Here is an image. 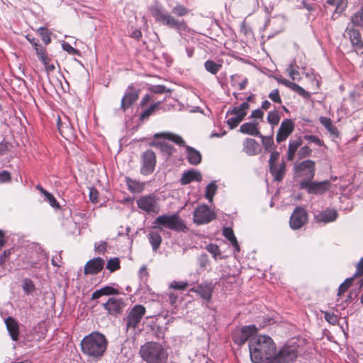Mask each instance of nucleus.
Masks as SVG:
<instances>
[{"label": "nucleus", "mask_w": 363, "mask_h": 363, "mask_svg": "<svg viewBox=\"0 0 363 363\" xmlns=\"http://www.w3.org/2000/svg\"><path fill=\"white\" fill-rule=\"evenodd\" d=\"M326 3L336 6L335 11L332 14V19L335 20L342 13L347 7L348 1L347 0H326Z\"/></svg>", "instance_id": "28"}, {"label": "nucleus", "mask_w": 363, "mask_h": 363, "mask_svg": "<svg viewBox=\"0 0 363 363\" xmlns=\"http://www.w3.org/2000/svg\"><path fill=\"white\" fill-rule=\"evenodd\" d=\"M206 249L213 255L214 259L220 258V250L217 245L211 243L206 245Z\"/></svg>", "instance_id": "46"}, {"label": "nucleus", "mask_w": 363, "mask_h": 363, "mask_svg": "<svg viewBox=\"0 0 363 363\" xmlns=\"http://www.w3.org/2000/svg\"><path fill=\"white\" fill-rule=\"evenodd\" d=\"M223 235L231 243L235 250L239 252L240 250V246L232 228L229 227L223 228Z\"/></svg>", "instance_id": "33"}, {"label": "nucleus", "mask_w": 363, "mask_h": 363, "mask_svg": "<svg viewBox=\"0 0 363 363\" xmlns=\"http://www.w3.org/2000/svg\"><path fill=\"white\" fill-rule=\"evenodd\" d=\"M241 121L242 120L240 118H239L237 116L233 115V116L228 118L226 123L230 129H233L236 128Z\"/></svg>", "instance_id": "55"}, {"label": "nucleus", "mask_w": 363, "mask_h": 363, "mask_svg": "<svg viewBox=\"0 0 363 363\" xmlns=\"http://www.w3.org/2000/svg\"><path fill=\"white\" fill-rule=\"evenodd\" d=\"M301 144L302 140L300 137L297 138L295 140H291L289 143L288 149L296 152L297 149L301 145Z\"/></svg>", "instance_id": "53"}, {"label": "nucleus", "mask_w": 363, "mask_h": 363, "mask_svg": "<svg viewBox=\"0 0 363 363\" xmlns=\"http://www.w3.org/2000/svg\"><path fill=\"white\" fill-rule=\"evenodd\" d=\"M45 199L50 203V205L56 208H60V205L55 198L48 191H47L45 194Z\"/></svg>", "instance_id": "52"}, {"label": "nucleus", "mask_w": 363, "mask_h": 363, "mask_svg": "<svg viewBox=\"0 0 363 363\" xmlns=\"http://www.w3.org/2000/svg\"><path fill=\"white\" fill-rule=\"evenodd\" d=\"M40 31L41 39L43 41V43L45 45L49 44L50 43L51 40H50V35H49L48 30L44 28H40Z\"/></svg>", "instance_id": "59"}, {"label": "nucleus", "mask_w": 363, "mask_h": 363, "mask_svg": "<svg viewBox=\"0 0 363 363\" xmlns=\"http://www.w3.org/2000/svg\"><path fill=\"white\" fill-rule=\"evenodd\" d=\"M320 123L327 129V130L333 135H338L337 128L333 125L332 121L330 118L321 116L319 118Z\"/></svg>", "instance_id": "35"}, {"label": "nucleus", "mask_w": 363, "mask_h": 363, "mask_svg": "<svg viewBox=\"0 0 363 363\" xmlns=\"http://www.w3.org/2000/svg\"><path fill=\"white\" fill-rule=\"evenodd\" d=\"M280 116L277 111H269L267 115V121L272 125H276L279 123Z\"/></svg>", "instance_id": "47"}, {"label": "nucleus", "mask_w": 363, "mask_h": 363, "mask_svg": "<svg viewBox=\"0 0 363 363\" xmlns=\"http://www.w3.org/2000/svg\"><path fill=\"white\" fill-rule=\"evenodd\" d=\"M298 67L295 66V62H291L289 67L287 68V71L289 72V74L290 77L293 79H298L299 78L300 74L299 72L297 69Z\"/></svg>", "instance_id": "48"}, {"label": "nucleus", "mask_w": 363, "mask_h": 363, "mask_svg": "<svg viewBox=\"0 0 363 363\" xmlns=\"http://www.w3.org/2000/svg\"><path fill=\"white\" fill-rule=\"evenodd\" d=\"M148 10L155 22L170 28L175 29L179 33L187 31L188 26L186 21L176 18L164 9L162 5L155 4L150 6Z\"/></svg>", "instance_id": "3"}, {"label": "nucleus", "mask_w": 363, "mask_h": 363, "mask_svg": "<svg viewBox=\"0 0 363 363\" xmlns=\"http://www.w3.org/2000/svg\"><path fill=\"white\" fill-rule=\"evenodd\" d=\"M104 296H109V295H114V294H119L120 291L118 289L111 286H106L104 287L101 288Z\"/></svg>", "instance_id": "54"}, {"label": "nucleus", "mask_w": 363, "mask_h": 363, "mask_svg": "<svg viewBox=\"0 0 363 363\" xmlns=\"http://www.w3.org/2000/svg\"><path fill=\"white\" fill-rule=\"evenodd\" d=\"M261 138L262 146L264 147L265 151L271 152L274 148V142L272 135L264 136L262 134L259 135Z\"/></svg>", "instance_id": "36"}, {"label": "nucleus", "mask_w": 363, "mask_h": 363, "mask_svg": "<svg viewBox=\"0 0 363 363\" xmlns=\"http://www.w3.org/2000/svg\"><path fill=\"white\" fill-rule=\"evenodd\" d=\"M240 132L252 136L260 135L258 122H247L241 125Z\"/></svg>", "instance_id": "26"}, {"label": "nucleus", "mask_w": 363, "mask_h": 363, "mask_svg": "<svg viewBox=\"0 0 363 363\" xmlns=\"http://www.w3.org/2000/svg\"><path fill=\"white\" fill-rule=\"evenodd\" d=\"M11 174L7 171L0 172V182H7L11 181Z\"/></svg>", "instance_id": "63"}, {"label": "nucleus", "mask_w": 363, "mask_h": 363, "mask_svg": "<svg viewBox=\"0 0 363 363\" xmlns=\"http://www.w3.org/2000/svg\"><path fill=\"white\" fill-rule=\"evenodd\" d=\"M307 220L308 214L306 210L302 207H296L290 217V227L293 230L300 229L306 223Z\"/></svg>", "instance_id": "13"}, {"label": "nucleus", "mask_w": 363, "mask_h": 363, "mask_svg": "<svg viewBox=\"0 0 363 363\" xmlns=\"http://www.w3.org/2000/svg\"><path fill=\"white\" fill-rule=\"evenodd\" d=\"M350 21L354 26H363V7L359 8L352 15Z\"/></svg>", "instance_id": "37"}, {"label": "nucleus", "mask_w": 363, "mask_h": 363, "mask_svg": "<svg viewBox=\"0 0 363 363\" xmlns=\"http://www.w3.org/2000/svg\"><path fill=\"white\" fill-rule=\"evenodd\" d=\"M354 278L355 277L354 276L350 278H347L345 280L343 283H342L340 285L337 296H340L344 292H345L350 288Z\"/></svg>", "instance_id": "45"}, {"label": "nucleus", "mask_w": 363, "mask_h": 363, "mask_svg": "<svg viewBox=\"0 0 363 363\" xmlns=\"http://www.w3.org/2000/svg\"><path fill=\"white\" fill-rule=\"evenodd\" d=\"M347 32L349 35L350 42L354 49L357 51L363 48V42L361 38L360 33L358 30L347 28Z\"/></svg>", "instance_id": "25"}, {"label": "nucleus", "mask_w": 363, "mask_h": 363, "mask_svg": "<svg viewBox=\"0 0 363 363\" xmlns=\"http://www.w3.org/2000/svg\"><path fill=\"white\" fill-rule=\"evenodd\" d=\"M146 313L145 306L140 304L134 306L124 318L127 330L135 329Z\"/></svg>", "instance_id": "9"}, {"label": "nucleus", "mask_w": 363, "mask_h": 363, "mask_svg": "<svg viewBox=\"0 0 363 363\" xmlns=\"http://www.w3.org/2000/svg\"><path fill=\"white\" fill-rule=\"evenodd\" d=\"M204 67L211 74H216L222 67V65L208 60L205 62Z\"/></svg>", "instance_id": "38"}, {"label": "nucleus", "mask_w": 363, "mask_h": 363, "mask_svg": "<svg viewBox=\"0 0 363 363\" xmlns=\"http://www.w3.org/2000/svg\"><path fill=\"white\" fill-rule=\"evenodd\" d=\"M125 183L128 186V190L132 193H141L145 189V182L131 179L130 178H126Z\"/></svg>", "instance_id": "31"}, {"label": "nucleus", "mask_w": 363, "mask_h": 363, "mask_svg": "<svg viewBox=\"0 0 363 363\" xmlns=\"http://www.w3.org/2000/svg\"><path fill=\"white\" fill-rule=\"evenodd\" d=\"M338 217V213L333 208H326L314 216V219L317 223H328L336 220Z\"/></svg>", "instance_id": "18"}, {"label": "nucleus", "mask_w": 363, "mask_h": 363, "mask_svg": "<svg viewBox=\"0 0 363 363\" xmlns=\"http://www.w3.org/2000/svg\"><path fill=\"white\" fill-rule=\"evenodd\" d=\"M298 352L295 346L285 345L278 354L273 357L272 363H292L297 357Z\"/></svg>", "instance_id": "12"}, {"label": "nucleus", "mask_w": 363, "mask_h": 363, "mask_svg": "<svg viewBox=\"0 0 363 363\" xmlns=\"http://www.w3.org/2000/svg\"><path fill=\"white\" fill-rule=\"evenodd\" d=\"M140 174L143 175L151 174L156 166V155L152 150L143 152L140 157Z\"/></svg>", "instance_id": "10"}, {"label": "nucleus", "mask_w": 363, "mask_h": 363, "mask_svg": "<svg viewBox=\"0 0 363 363\" xmlns=\"http://www.w3.org/2000/svg\"><path fill=\"white\" fill-rule=\"evenodd\" d=\"M250 106L247 101L242 103L238 106L233 107L227 114L230 113L231 115L237 116L242 121L247 115V111L249 109Z\"/></svg>", "instance_id": "32"}, {"label": "nucleus", "mask_w": 363, "mask_h": 363, "mask_svg": "<svg viewBox=\"0 0 363 363\" xmlns=\"http://www.w3.org/2000/svg\"><path fill=\"white\" fill-rule=\"evenodd\" d=\"M363 274V257L360 259L357 265V269L354 274V277H357Z\"/></svg>", "instance_id": "64"}, {"label": "nucleus", "mask_w": 363, "mask_h": 363, "mask_svg": "<svg viewBox=\"0 0 363 363\" xmlns=\"http://www.w3.org/2000/svg\"><path fill=\"white\" fill-rule=\"evenodd\" d=\"M107 345L106 337L99 332H93L86 335L81 342L82 353L93 360H97L104 355Z\"/></svg>", "instance_id": "2"}, {"label": "nucleus", "mask_w": 363, "mask_h": 363, "mask_svg": "<svg viewBox=\"0 0 363 363\" xmlns=\"http://www.w3.org/2000/svg\"><path fill=\"white\" fill-rule=\"evenodd\" d=\"M57 123L59 132L62 137L69 139L74 136V129L68 118L65 116L64 119H62L60 117H58Z\"/></svg>", "instance_id": "19"}, {"label": "nucleus", "mask_w": 363, "mask_h": 363, "mask_svg": "<svg viewBox=\"0 0 363 363\" xmlns=\"http://www.w3.org/2000/svg\"><path fill=\"white\" fill-rule=\"evenodd\" d=\"M242 151L248 156L258 155L261 152L259 143L252 138H247L242 143Z\"/></svg>", "instance_id": "21"}, {"label": "nucleus", "mask_w": 363, "mask_h": 363, "mask_svg": "<svg viewBox=\"0 0 363 363\" xmlns=\"http://www.w3.org/2000/svg\"><path fill=\"white\" fill-rule=\"evenodd\" d=\"M294 171L296 177L302 178L301 181L313 180L315 172V164L311 160L297 162L294 165Z\"/></svg>", "instance_id": "6"}, {"label": "nucleus", "mask_w": 363, "mask_h": 363, "mask_svg": "<svg viewBox=\"0 0 363 363\" xmlns=\"http://www.w3.org/2000/svg\"><path fill=\"white\" fill-rule=\"evenodd\" d=\"M104 266V260L101 257L94 258L86 262L84 268L85 274H96L101 271Z\"/></svg>", "instance_id": "20"}, {"label": "nucleus", "mask_w": 363, "mask_h": 363, "mask_svg": "<svg viewBox=\"0 0 363 363\" xmlns=\"http://www.w3.org/2000/svg\"><path fill=\"white\" fill-rule=\"evenodd\" d=\"M62 49L67 51L69 54L77 55L79 53V51L74 48L71 45L67 43H64L62 44Z\"/></svg>", "instance_id": "61"}, {"label": "nucleus", "mask_w": 363, "mask_h": 363, "mask_svg": "<svg viewBox=\"0 0 363 363\" xmlns=\"http://www.w3.org/2000/svg\"><path fill=\"white\" fill-rule=\"evenodd\" d=\"M311 152V149L308 146L305 145L299 150L298 155L300 158H303L310 156Z\"/></svg>", "instance_id": "57"}, {"label": "nucleus", "mask_w": 363, "mask_h": 363, "mask_svg": "<svg viewBox=\"0 0 363 363\" xmlns=\"http://www.w3.org/2000/svg\"><path fill=\"white\" fill-rule=\"evenodd\" d=\"M6 329L13 341H17L19 338V324L13 317H8L5 319Z\"/></svg>", "instance_id": "23"}, {"label": "nucleus", "mask_w": 363, "mask_h": 363, "mask_svg": "<svg viewBox=\"0 0 363 363\" xmlns=\"http://www.w3.org/2000/svg\"><path fill=\"white\" fill-rule=\"evenodd\" d=\"M102 306L109 314L117 315L122 311L125 303L121 298L111 297L106 303H103Z\"/></svg>", "instance_id": "17"}, {"label": "nucleus", "mask_w": 363, "mask_h": 363, "mask_svg": "<svg viewBox=\"0 0 363 363\" xmlns=\"http://www.w3.org/2000/svg\"><path fill=\"white\" fill-rule=\"evenodd\" d=\"M269 171L275 181H281L286 172V164L284 161H282L279 164H276L273 166L269 167Z\"/></svg>", "instance_id": "29"}, {"label": "nucleus", "mask_w": 363, "mask_h": 363, "mask_svg": "<svg viewBox=\"0 0 363 363\" xmlns=\"http://www.w3.org/2000/svg\"><path fill=\"white\" fill-rule=\"evenodd\" d=\"M147 237L153 251H157L162 240L161 235L158 232L150 231Z\"/></svg>", "instance_id": "34"}, {"label": "nucleus", "mask_w": 363, "mask_h": 363, "mask_svg": "<svg viewBox=\"0 0 363 363\" xmlns=\"http://www.w3.org/2000/svg\"><path fill=\"white\" fill-rule=\"evenodd\" d=\"M257 331L255 325H250L242 327L240 330L235 332L233 335V341L238 345H243L249 338Z\"/></svg>", "instance_id": "14"}, {"label": "nucleus", "mask_w": 363, "mask_h": 363, "mask_svg": "<svg viewBox=\"0 0 363 363\" xmlns=\"http://www.w3.org/2000/svg\"><path fill=\"white\" fill-rule=\"evenodd\" d=\"M121 267L120 260L118 257L111 258L108 260L106 264V268L111 272H115L116 270L119 269Z\"/></svg>", "instance_id": "44"}, {"label": "nucleus", "mask_w": 363, "mask_h": 363, "mask_svg": "<svg viewBox=\"0 0 363 363\" xmlns=\"http://www.w3.org/2000/svg\"><path fill=\"white\" fill-rule=\"evenodd\" d=\"M22 289L26 294L29 295L33 294L35 289V287L31 279H25L23 280Z\"/></svg>", "instance_id": "39"}, {"label": "nucleus", "mask_w": 363, "mask_h": 363, "mask_svg": "<svg viewBox=\"0 0 363 363\" xmlns=\"http://www.w3.org/2000/svg\"><path fill=\"white\" fill-rule=\"evenodd\" d=\"M213 291V285L211 283H203L200 284L197 288H192L190 291L198 294L203 299L209 302L212 297Z\"/></svg>", "instance_id": "22"}, {"label": "nucleus", "mask_w": 363, "mask_h": 363, "mask_svg": "<svg viewBox=\"0 0 363 363\" xmlns=\"http://www.w3.org/2000/svg\"><path fill=\"white\" fill-rule=\"evenodd\" d=\"M216 218V213L205 204L198 206L194 211L193 220L197 225L208 223Z\"/></svg>", "instance_id": "11"}, {"label": "nucleus", "mask_w": 363, "mask_h": 363, "mask_svg": "<svg viewBox=\"0 0 363 363\" xmlns=\"http://www.w3.org/2000/svg\"><path fill=\"white\" fill-rule=\"evenodd\" d=\"M140 90L136 89L133 85L128 86L121 101V109L125 111L130 108L139 98Z\"/></svg>", "instance_id": "15"}, {"label": "nucleus", "mask_w": 363, "mask_h": 363, "mask_svg": "<svg viewBox=\"0 0 363 363\" xmlns=\"http://www.w3.org/2000/svg\"><path fill=\"white\" fill-rule=\"evenodd\" d=\"M331 187V182L328 180L323 182L301 181L300 188L306 190L308 194L322 195L326 193Z\"/></svg>", "instance_id": "8"}, {"label": "nucleus", "mask_w": 363, "mask_h": 363, "mask_svg": "<svg viewBox=\"0 0 363 363\" xmlns=\"http://www.w3.org/2000/svg\"><path fill=\"white\" fill-rule=\"evenodd\" d=\"M160 104V102L152 104L148 108L141 113L140 119L143 121L148 118L155 112V111L158 108Z\"/></svg>", "instance_id": "41"}, {"label": "nucleus", "mask_w": 363, "mask_h": 363, "mask_svg": "<svg viewBox=\"0 0 363 363\" xmlns=\"http://www.w3.org/2000/svg\"><path fill=\"white\" fill-rule=\"evenodd\" d=\"M153 224L152 228H158L160 230L164 228L176 232H185L187 230L184 220L177 213L160 216L155 218Z\"/></svg>", "instance_id": "5"}, {"label": "nucleus", "mask_w": 363, "mask_h": 363, "mask_svg": "<svg viewBox=\"0 0 363 363\" xmlns=\"http://www.w3.org/2000/svg\"><path fill=\"white\" fill-rule=\"evenodd\" d=\"M202 180L201 174L196 170L189 169L184 172L180 179V182L182 185H186L192 182H201Z\"/></svg>", "instance_id": "24"}, {"label": "nucleus", "mask_w": 363, "mask_h": 363, "mask_svg": "<svg viewBox=\"0 0 363 363\" xmlns=\"http://www.w3.org/2000/svg\"><path fill=\"white\" fill-rule=\"evenodd\" d=\"M155 138H162L167 140H169L170 141H172L175 144L178 145L179 146L185 147V141L183 140V138L177 134L169 133V132H164L161 133H157L155 135Z\"/></svg>", "instance_id": "30"}, {"label": "nucleus", "mask_w": 363, "mask_h": 363, "mask_svg": "<svg viewBox=\"0 0 363 363\" xmlns=\"http://www.w3.org/2000/svg\"><path fill=\"white\" fill-rule=\"evenodd\" d=\"M99 192L95 188L89 189V199L92 203H98Z\"/></svg>", "instance_id": "62"}, {"label": "nucleus", "mask_w": 363, "mask_h": 363, "mask_svg": "<svg viewBox=\"0 0 363 363\" xmlns=\"http://www.w3.org/2000/svg\"><path fill=\"white\" fill-rule=\"evenodd\" d=\"M250 356L255 363H261L273 358L276 346L273 340L267 335L253 337L249 342Z\"/></svg>", "instance_id": "1"}, {"label": "nucleus", "mask_w": 363, "mask_h": 363, "mask_svg": "<svg viewBox=\"0 0 363 363\" xmlns=\"http://www.w3.org/2000/svg\"><path fill=\"white\" fill-rule=\"evenodd\" d=\"M33 48L35 50L36 54L39 57V60L44 64V65H46V61L48 60V57L45 53V48L38 44L36 47Z\"/></svg>", "instance_id": "42"}, {"label": "nucleus", "mask_w": 363, "mask_h": 363, "mask_svg": "<svg viewBox=\"0 0 363 363\" xmlns=\"http://www.w3.org/2000/svg\"><path fill=\"white\" fill-rule=\"evenodd\" d=\"M295 128L294 123L291 119L284 120L277 131L276 140L280 143L285 141L287 138L293 133Z\"/></svg>", "instance_id": "16"}, {"label": "nucleus", "mask_w": 363, "mask_h": 363, "mask_svg": "<svg viewBox=\"0 0 363 363\" xmlns=\"http://www.w3.org/2000/svg\"><path fill=\"white\" fill-rule=\"evenodd\" d=\"M324 318L326 321L333 325H336L338 321L337 316L332 312H324Z\"/></svg>", "instance_id": "50"}, {"label": "nucleus", "mask_w": 363, "mask_h": 363, "mask_svg": "<svg viewBox=\"0 0 363 363\" xmlns=\"http://www.w3.org/2000/svg\"><path fill=\"white\" fill-rule=\"evenodd\" d=\"M269 98L275 103L281 104V99L278 89H274L269 94Z\"/></svg>", "instance_id": "58"}, {"label": "nucleus", "mask_w": 363, "mask_h": 363, "mask_svg": "<svg viewBox=\"0 0 363 363\" xmlns=\"http://www.w3.org/2000/svg\"><path fill=\"white\" fill-rule=\"evenodd\" d=\"M291 89L304 98H308L310 96L308 91L296 83H294Z\"/></svg>", "instance_id": "51"}, {"label": "nucleus", "mask_w": 363, "mask_h": 363, "mask_svg": "<svg viewBox=\"0 0 363 363\" xmlns=\"http://www.w3.org/2000/svg\"><path fill=\"white\" fill-rule=\"evenodd\" d=\"M159 199L153 194L140 196L136 203L141 211L147 214H157L160 212Z\"/></svg>", "instance_id": "7"}, {"label": "nucleus", "mask_w": 363, "mask_h": 363, "mask_svg": "<svg viewBox=\"0 0 363 363\" xmlns=\"http://www.w3.org/2000/svg\"><path fill=\"white\" fill-rule=\"evenodd\" d=\"M189 11V9L182 4H177L172 10V12L178 17L187 15Z\"/></svg>", "instance_id": "43"}, {"label": "nucleus", "mask_w": 363, "mask_h": 363, "mask_svg": "<svg viewBox=\"0 0 363 363\" xmlns=\"http://www.w3.org/2000/svg\"><path fill=\"white\" fill-rule=\"evenodd\" d=\"M186 157L191 165H197L201 162V155L199 151L191 146H185Z\"/></svg>", "instance_id": "27"}, {"label": "nucleus", "mask_w": 363, "mask_h": 363, "mask_svg": "<svg viewBox=\"0 0 363 363\" xmlns=\"http://www.w3.org/2000/svg\"><path fill=\"white\" fill-rule=\"evenodd\" d=\"M217 190V186L215 182H211L206 187L205 197L210 201H213V197Z\"/></svg>", "instance_id": "40"}, {"label": "nucleus", "mask_w": 363, "mask_h": 363, "mask_svg": "<svg viewBox=\"0 0 363 363\" xmlns=\"http://www.w3.org/2000/svg\"><path fill=\"white\" fill-rule=\"evenodd\" d=\"M139 353L146 363H166L168 358V354L163 346L155 342L142 345Z\"/></svg>", "instance_id": "4"}, {"label": "nucleus", "mask_w": 363, "mask_h": 363, "mask_svg": "<svg viewBox=\"0 0 363 363\" xmlns=\"http://www.w3.org/2000/svg\"><path fill=\"white\" fill-rule=\"evenodd\" d=\"M303 138L309 143H315L317 145L322 146L323 145V141L315 135H305Z\"/></svg>", "instance_id": "56"}, {"label": "nucleus", "mask_w": 363, "mask_h": 363, "mask_svg": "<svg viewBox=\"0 0 363 363\" xmlns=\"http://www.w3.org/2000/svg\"><path fill=\"white\" fill-rule=\"evenodd\" d=\"M188 286L189 283L187 281H172L169 284V287L175 290L182 291L184 290Z\"/></svg>", "instance_id": "49"}, {"label": "nucleus", "mask_w": 363, "mask_h": 363, "mask_svg": "<svg viewBox=\"0 0 363 363\" xmlns=\"http://www.w3.org/2000/svg\"><path fill=\"white\" fill-rule=\"evenodd\" d=\"M279 157V152L277 151L272 150L270 157L269 160V167L276 164H277L276 162L278 160Z\"/></svg>", "instance_id": "60"}]
</instances>
